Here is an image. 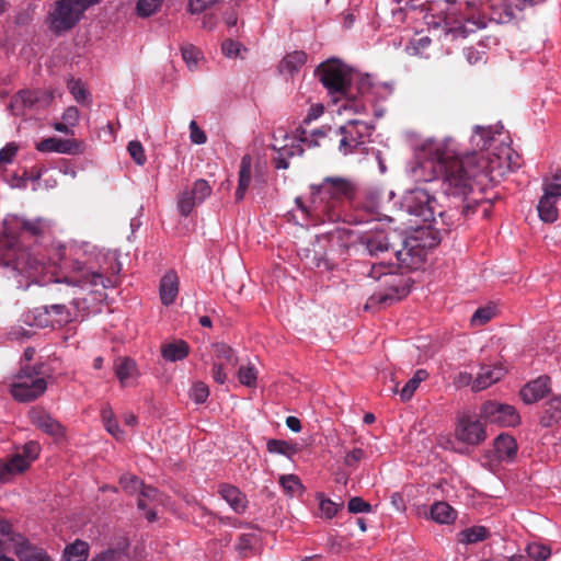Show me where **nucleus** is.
I'll use <instances>...</instances> for the list:
<instances>
[{
  "label": "nucleus",
  "instance_id": "obj_1",
  "mask_svg": "<svg viewBox=\"0 0 561 561\" xmlns=\"http://www.w3.org/2000/svg\"><path fill=\"white\" fill-rule=\"evenodd\" d=\"M495 131L490 127L476 126L470 142L477 151L471 154L459 157L456 151L455 141L451 137L443 140L428 138L416 146V151L428 159L437 162L444 172L443 188L449 196L467 199L472 191L471 180L481 174L494 180L503 176L512 170L513 150L508 146H501L500 152L485 156L484 150L489 149L494 140Z\"/></svg>",
  "mask_w": 561,
  "mask_h": 561
},
{
  "label": "nucleus",
  "instance_id": "obj_2",
  "mask_svg": "<svg viewBox=\"0 0 561 561\" xmlns=\"http://www.w3.org/2000/svg\"><path fill=\"white\" fill-rule=\"evenodd\" d=\"M311 193L318 196L321 203L320 211L329 220L335 221L339 215L334 213L337 204L343 199H351L354 196L355 187L351 181L344 178H325L320 185H311Z\"/></svg>",
  "mask_w": 561,
  "mask_h": 561
},
{
  "label": "nucleus",
  "instance_id": "obj_3",
  "mask_svg": "<svg viewBox=\"0 0 561 561\" xmlns=\"http://www.w3.org/2000/svg\"><path fill=\"white\" fill-rule=\"evenodd\" d=\"M46 389L47 381L41 367L30 364L23 365L10 383V393L19 402L36 400L45 393Z\"/></svg>",
  "mask_w": 561,
  "mask_h": 561
},
{
  "label": "nucleus",
  "instance_id": "obj_4",
  "mask_svg": "<svg viewBox=\"0 0 561 561\" xmlns=\"http://www.w3.org/2000/svg\"><path fill=\"white\" fill-rule=\"evenodd\" d=\"M85 10L72 0H56L48 11L46 23L55 35L71 31L83 18Z\"/></svg>",
  "mask_w": 561,
  "mask_h": 561
},
{
  "label": "nucleus",
  "instance_id": "obj_5",
  "mask_svg": "<svg viewBox=\"0 0 561 561\" xmlns=\"http://www.w3.org/2000/svg\"><path fill=\"white\" fill-rule=\"evenodd\" d=\"M368 276L376 279L382 280L386 293L380 294L377 298L379 302H386L388 300H399L408 295L410 287L408 279L400 274L396 273V267L390 264L378 263L373 264Z\"/></svg>",
  "mask_w": 561,
  "mask_h": 561
},
{
  "label": "nucleus",
  "instance_id": "obj_6",
  "mask_svg": "<svg viewBox=\"0 0 561 561\" xmlns=\"http://www.w3.org/2000/svg\"><path fill=\"white\" fill-rule=\"evenodd\" d=\"M402 207L411 215L421 219L422 222H431L435 214L442 215L436 198L431 195L427 187L417 186L405 192L402 199Z\"/></svg>",
  "mask_w": 561,
  "mask_h": 561
},
{
  "label": "nucleus",
  "instance_id": "obj_7",
  "mask_svg": "<svg viewBox=\"0 0 561 561\" xmlns=\"http://www.w3.org/2000/svg\"><path fill=\"white\" fill-rule=\"evenodd\" d=\"M317 76L332 95L345 94L352 80L348 68L336 59L321 64L317 70Z\"/></svg>",
  "mask_w": 561,
  "mask_h": 561
},
{
  "label": "nucleus",
  "instance_id": "obj_8",
  "mask_svg": "<svg viewBox=\"0 0 561 561\" xmlns=\"http://www.w3.org/2000/svg\"><path fill=\"white\" fill-rule=\"evenodd\" d=\"M39 453L41 446L36 442L26 443L0 467V480L8 482L14 476L26 471L31 463L38 458Z\"/></svg>",
  "mask_w": 561,
  "mask_h": 561
},
{
  "label": "nucleus",
  "instance_id": "obj_9",
  "mask_svg": "<svg viewBox=\"0 0 561 561\" xmlns=\"http://www.w3.org/2000/svg\"><path fill=\"white\" fill-rule=\"evenodd\" d=\"M424 232H417L415 236L408 237L400 240L401 249H396L393 256L398 260L402 267L408 270H417L422 266L425 260V244H423L422 237Z\"/></svg>",
  "mask_w": 561,
  "mask_h": 561
},
{
  "label": "nucleus",
  "instance_id": "obj_10",
  "mask_svg": "<svg viewBox=\"0 0 561 561\" xmlns=\"http://www.w3.org/2000/svg\"><path fill=\"white\" fill-rule=\"evenodd\" d=\"M238 362V355L231 346L225 343L211 345L210 375L217 383L224 385L228 380L229 369L237 366Z\"/></svg>",
  "mask_w": 561,
  "mask_h": 561
},
{
  "label": "nucleus",
  "instance_id": "obj_11",
  "mask_svg": "<svg viewBox=\"0 0 561 561\" xmlns=\"http://www.w3.org/2000/svg\"><path fill=\"white\" fill-rule=\"evenodd\" d=\"M400 236L396 232L380 230L378 228L365 232L360 237V243L371 256L385 253H394Z\"/></svg>",
  "mask_w": 561,
  "mask_h": 561
},
{
  "label": "nucleus",
  "instance_id": "obj_12",
  "mask_svg": "<svg viewBox=\"0 0 561 561\" xmlns=\"http://www.w3.org/2000/svg\"><path fill=\"white\" fill-rule=\"evenodd\" d=\"M455 437L463 444L476 446L485 439L486 433L480 420L463 412L457 417Z\"/></svg>",
  "mask_w": 561,
  "mask_h": 561
},
{
  "label": "nucleus",
  "instance_id": "obj_13",
  "mask_svg": "<svg viewBox=\"0 0 561 561\" xmlns=\"http://www.w3.org/2000/svg\"><path fill=\"white\" fill-rule=\"evenodd\" d=\"M480 419L502 426H516L520 422L514 407L494 401L485 402L481 407Z\"/></svg>",
  "mask_w": 561,
  "mask_h": 561
},
{
  "label": "nucleus",
  "instance_id": "obj_14",
  "mask_svg": "<svg viewBox=\"0 0 561 561\" xmlns=\"http://www.w3.org/2000/svg\"><path fill=\"white\" fill-rule=\"evenodd\" d=\"M339 130L341 134L339 150L344 156L363 145L364 139L369 135L368 125L360 121H350Z\"/></svg>",
  "mask_w": 561,
  "mask_h": 561
},
{
  "label": "nucleus",
  "instance_id": "obj_15",
  "mask_svg": "<svg viewBox=\"0 0 561 561\" xmlns=\"http://www.w3.org/2000/svg\"><path fill=\"white\" fill-rule=\"evenodd\" d=\"M71 276L65 278V283L77 287H95L102 286L107 288L111 286L110 278L104 277L98 271H93L80 261H75L71 266Z\"/></svg>",
  "mask_w": 561,
  "mask_h": 561
},
{
  "label": "nucleus",
  "instance_id": "obj_16",
  "mask_svg": "<svg viewBox=\"0 0 561 561\" xmlns=\"http://www.w3.org/2000/svg\"><path fill=\"white\" fill-rule=\"evenodd\" d=\"M211 194V187L204 179L194 182L191 190H184L178 199V207L183 216H188L196 205L202 204Z\"/></svg>",
  "mask_w": 561,
  "mask_h": 561
},
{
  "label": "nucleus",
  "instance_id": "obj_17",
  "mask_svg": "<svg viewBox=\"0 0 561 561\" xmlns=\"http://www.w3.org/2000/svg\"><path fill=\"white\" fill-rule=\"evenodd\" d=\"M36 149L41 152H57L62 154H80L83 152L84 145L75 138L62 139L50 137L36 144Z\"/></svg>",
  "mask_w": 561,
  "mask_h": 561
},
{
  "label": "nucleus",
  "instance_id": "obj_18",
  "mask_svg": "<svg viewBox=\"0 0 561 561\" xmlns=\"http://www.w3.org/2000/svg\"><path fill=\"white\" fill-rule=\"evenodd\" d=\"M28 417L34 426L48 435L58 438L65 434L62 425L41 408H32L28 411Z\"/></svg>",
  "mask_w": 561,
  "mask_h": 561
},
{
  "label": "nucleus",
  "instance_id": "obj_19",
  "mask_svg": "<svg viewBox=\"0 0 561 561\" xmlns=\"http://www.w3.org/2000/svg\"><path fill=\"white\" fill-rule=\"evenodd\" d=\"M505 373L506 370L502 365H482L480 367V371L474 378V381L472 382V390L478 392L491 387L501 380Z\"/></svg>",
  "mask_w": 561,
  "mask_h": 561
},
{
  "label": "nucleus",
  "instance_id": "obj_20",
  "mask_svg": "<svg viewBox=\"0 0 561 561\" xmlns=\"http://www.w3.org/2000/svg\"><path fill=\"white\" fill-rule=\"evenodd\" d=\"M16 548L14 554L20 561H54L50 556L41 547L31 543L24 537H15Z\"/></svg>",
  "mask_w": 561,
  "mask_h": 561
},
{
  "label": "nucleus",
  "instance_id": "obj_21",
  "mask_svg": "<svg viewBox=\"0 0 561 561\" xmlns=\"http://www.w3.org/2000/svg\"><path fill=\"white\" fill-rule=\"evenodd\" d=\"M138 508L145 511V517L148 522H153L157 518L156 507L161 504L159 492L151 486H141L139 489Z\"/></svg>",
  "mask_w": 561,
  "mask_h": 561
},
{
  "label": "nucleus",
  "instance_id": "obj_22",
  "mask_svg": "<svg viewBox=\"0 0 561 561\" xmlns=\"http://www.w3.org/2000/svg\"><path fill=\"white\" fill-rule=\"evenodd\" d=\"M550 391V379L548 377H539L523 387L520 397L527 404L541 400Z\"/></svg>",
  "mask_w": 561,
  "mask_h": 561
},
{
  "label": "nucleus",
  "instance_id": "obj_23",
  "mask_svg": "<svg viewBox=\"0 0 561 561\" xmlns=\"http://www.w3.org/2000/svg\"><path fill=\"white\" fill-rule=\"evenodd\" d=\"M218 493L220 494L221 499L227 502L232 511L238 514L245 512L248 501L245 495L238 488L230 484H220Z\"/></svg>",
  "mask_w": 561,
  "mask_h": 561
},
{
  "label": "nucleus",
  "instance_id": "obj_24",
  "mask_svg": "<svg viewBox=\"0 0 561 561\" xmlns=\"http://www.w3.org/2000/svg\"><path fill=\"white\" fill-rule=\"evenodd\" d=\"M51 227V221L43 217L20 219L21 231L34 238H44L50 232Z\"/></svg>",
  "mask_w": 561,
  "mask_h": 561
},
{
  "label": "nucleus",
  "instance_id": "obj_25",
  "mask_svg": "<svg viewBox=\"0 0 561 561\" xmlns=\"http://www.w3.org/2000/svg\"><path fill=\"white\" fill-rule=\"evenodd\" d=\"M179 294V277L175 272H168L160 282V299L162 305L170 306Z\"/></svg>",
  "mask_w": 561,
  "mask_h": 561
},
{
  "label": "nucleus",
  "instance_id": "obj_26",
  "mask_svg": "<svg viewBox=\"0 0 561 561\" xmlns=\"http://www.w3.org/2000/svg\"><path fill=\"white\" fill-rule=\"evenodd\" d=\"M252 158L250 154H244L241 159L238 187L236 191V201H243L245 193L250 186L252 179Z\"/></svg>",
  "mask_w": 561,
  "mask_h": 561
},
{
  "label": "nucleus",
  "instance_id": "obj_27",
  "mask_svg": "<svg viewBox=\"0 0 561 561\" xmlns=\"http://www.w3.org/2000/svg\"><path fill=\"white\" fill-rule=\"evenodd\" d=\"M115 374L122 386L134 385L138 376L136 363L130 358L118 359L115 364Z\"/></svg>",
  "mask_w": 561,
  "mask_h": 561
},
{
  "label": "nucleus",
  "instance_id": "obj_28",
  "mask_svg": "<svg viewBox=\"0 0 561 561\" xmlns=\"http://www.w3.org/2000/svg\"><path fill=\"white\" fill-rule=\"evenodd\" d=\"M90 553V546L87 541L76 539L67 545L62 552V561H87Z\"/></svg>",
  "mask_w": 561,
  "mask_h": 561
},
{
  "label": "nucleus",
  "instance_id": "obj_29",
  "mask_svg": "<svg viewBox=\"0 0 561 561\" xmlns=\"http://www.w3.org/2000/svg\"><path fill=\"white\" fill-rule=\"evenodd\" d=\"M494 450L500 460H511L517 451V445L513 436L501 434L494 442Z\"/></svg>",
  "mask_w": 561,
  "mask_h": 561
},
{
  "label": "nucleus",
  "instance_id": "obj_30",
  "mask_svg": "<svg viewBox=\"0 0 561 561\" xmlns=\"http://www.w3.org/2000/svg\"><path fill=\"white\" fill-rule=\"evenodd\" d=\"M557 203L558 199L550 198L542 194L537 205L538 216L541 221L552 224L558 219L559 210Z\"/></svg>",
  "mask_w": 561,
  "mask_h": 561
},
{
  "label": "nucleus",
  "instance_id": "obj_31",
  "mask_svg": "<svg viewBox=\"0 0 561 561\" xmlns=\"http://www.w3.org/2000/svg\"><path fill=\"white\" fill-rule=\"evenodd\" d=\"M561 421V394L549 400L540 417V424L550 427Z\"/></svg>",
  "mask_w": 561,
  "mask_h": 561
},
{
  "label": "nucleus",
  "instance_id": "obj_32",
  "mask_svg": "<svg viewBox=\"0 0 561 561\" xmlns=\"http://www.w3.org/2000/svg\"><path fill=\"white\" fill-rule=\"evenodd\" d=\"M307 61V55L304 51H293L287 54L279 64V71L282 73L294 75Z\"/></svg>",
  "mask_w": 561,
  "mask_h": 561
},
{
  "label": "nucleus",
  "instance_id": "obj_33",
  "mask_svg": "<svg viewBox=\"0 0 561 561\" xmlns=\"http://www.w3.org/2000/svg\"><path fill=\"white\" fill-rule=\"evenodd\" d=\"M10 108L15 115L23 114L26 108H36L33 91L24 90L14 95Z\"/></svg>",
  "mask_w": 561,
  "mask_h": 561
},
{
  "label": "nucleus",
  "instance_id": "obj_34",
  "mask_svg": "<svg viewBox=\"0 0 561 561\" xmlns=\"http://www.w3.org/2000/svg\"><path fill=\"white\" fill-rule=\"evenodd\" d=\"M456 516L455 510L446 502H437L432 505L431 517L438 524H451Z\"/></svg>",
  "mask_w": 561,
  "mask_h": 561
},
{
  "label": "nucleus",
  "instance_id": "obj_35",
  "mask_svg": "<svg viewBox=\"0 0 561 561\" xmlns=\"http://www.w3.org/2000/svg\"><path fill=\"white\" fill-rule=\"evenodd\" d=\"M188 345L186 342L180 340L174 343L167 344L162 347L161 353L164 359L169 362H176L185 358L188 354Z\"/></svg>",
  "mask_w": 561,
  "mask_h": 561
},
{
  "label": "nucleus",
  "instance_id": "obj_36",
  "mask_svg": "<svg viewBox=\"0 0 561 561\" xmlns=\"http://www.w3.org/2000/svg\"><path fill=\"white\" fill-rule=\"evenodd\" d=\"M542 194L558 201L561 198V170L543 179Z\"/></svg>",
  "mask_w": 561,
  "mask_h": 561
},
{
  "label": "nucleus",
  "instance_id": "obj_37",
  "mask_svg": "<svg viewBox=\"0 0 561 561\" xmlns=\"http://www.w3.org/2000/svg\"><path fill=\"white\" fill-rule=\"evenodd\" d=\"M490 531L484 526H473L459 533V541L466 545L477 543L489 538Z\"/></svg>",
  "mask_w": 561,
  "mask_h": 561
},
{
  "label": "nucleus",
  "instance_id": "obj_38",
  "mask_svg": "<svg viewBox=\"0 0 561 561\" xmlns=\"http://www.w3.org/2000/svg\"><path fill=\"white\" fill-rule=\"evenodd\" d=\"M257 375H259L257 369L251 363L240 366L237 371V377H238L239 382L249 388L256 387Z\"/></svg>",
  "mask_w": 561,
  "mask_h": 561
},
{
  "label": "nucleus",
  "instance_id": "obj_39",
  "mask_svg": "<svg viewBox=\"0 0 561 561\" xmlns=\"http://www.w3.org/2000/svg\"><path fill=\"white\" fill-rule=\"evenodd\" d=\"M279 484L284 491L290 495H300L304 492V485L296 474H284L279 477Z\"/></svg>",
  "mask_w": 561,
  "mask_h": 561
},
{
  "label": "nucleus",
  "instance_id": "obj_40",
  "mask_svg": "<svg viewBox=\"0 0 561 561\" xmlns=\"http://www.w3.org/2000/svg\"><path fill=\"white\" fill-rule=\"evenodd\" d=\"M427 377L428 374L425 369L416 370L413 377L404 385V387L401 390L400 394L402 400L407 401L411 399L420 383L424 381Z\"/></svg>",
  "mask_w": 561,
  "mask_h": 561
},
{
  "label": "nucleus",
  "instance_id": "obj_41",
  "mask_svg": "<svg viewBox=\"0 0 561 561\" xmlns=\"http://www.w3.org/2000/svg\"><path fill=\"white\" fill-rule=\"evenodd\" d=\"M266 448L272 454H280L287 457H291L297 453L295 445L280 439H270L266 444Z\"/></svg>",
  "mask_w": 561,
  "mask_h": 561
},
{
  "label": "nucleus",
  "instance_id": "obj_42",
  "mask_svg": "<svg viewBox=\"0 0 561 561\" xmlns=\"http://www.w3.org/2000/svg\"><path fill=\"white\" fill-rule=\"evenodd\" d=\"M302 148L300 147V145H293L290 147H284L283 149H280L277 153V157H275L274 161H275V167L277 169H287L288 168V158L289 157H293L294 154H301L302 153Z\"/></svg>",
  "mask_w": 561,
  "mask_h": 561
},
{
  "label": "nucleus",
  "instance_id": "obj_43",
  "mask_svg": "<svg viewBox=\"0 0 561 561\" xmlns=\"http://www.w3.org/2000/svg\"><path fill=\"white\" fill-rule=\"evenodd\" d=\"M496 314V308L494 306H485L478 308L472 314L470 323L472 327H479L488 323Z\"/></svg>",
  "mask_w": 561,
  "mask_h": 561
},
{
  "label": "nucleus",
  "instance_id": "obj_44",
  "mask_svg": "<svg viewBox=\"0 0 561 561\" xmlns=\"http://www.w3.org/2000/svg\"><path fill=\"white\" fill-rule=\"evenodd\" d=\"M526 552L535 561H546L551 556V549L548 546L537 542L529 543L526 547Z\"/></svg>",
  "mask_w": 561,
  "mask_h": 561
},
{
  "label": "nucleus",
  "instance_id": "obj_45",
  "mask_svg": "<svg viewBox=\"0 0 561 561\" xmlns=\"http://www.w3.org/2000/svg\"><path fill=\"white\" fill-rule=\"evenodd\" d=\"M68 89L77 102L89 103V93L81 81L70 80Z\"/></svg>",
  "mask_w": 561,
  "mask_h": 561
},
{
  "label": "nucleus",
  "instance_id": "obj_46",
  "mask_svg": "<svg viewBox=\"0 0 561 561\" xmlns=\"http://www.w3.org/2000/svg\"><path fill=\"white\" fill-rule=\"evenodd\" d=\"M162 4V0H138L137 13L142 18H147L156 13Z\"/></svg>",
  "mask_w": 561,
  "mask_h": 561
},
{
  "label": "nucleus",
  "instance_id": "obj_47",
  "mask_svg": "<svg viewBox=\"0 0 561 561\" xmlns=\"http://www.w3.org/2000/svg\"><path fill=\"white\" fill-rule=\"evenodd\" d=\"M0 535L5 538V541H8L12 545L13 552L18 546L15 537H23L21 534L15 533L13 530L12 524L4 518H0Z\"/></svg>",
  "mask_w": 561,
  "mask_h": 561
},
{
  "label": "nucleus",
  "instance_id": "obj_48",
  "mask_svg": "<svg viewBox=\"0 0 561 561\" xmlns=\"http://www.w3.org/2000/svg\"><path fill=\"white\" fill-rule=\"evenodd\" d=\"M119 484L129 494L137 493L142 486V482L134 474H123L119 479Z\"/></svg>",
  "mask_w": 561,
  "mask_h": 561
},
{
  "label": "nucleus",
  "instance_id": "obj_49",
  "mask_svg": "<svg viewBox=\"0 0 561 561\" xmlns=\"http://www.w3.org/2000/svg\"><path fill=\"white\" fill-rule=\"evenodd\" d=\"M201 56V51L192 45L184 46L182 48V57L191 70H194L197 67Z\"/></svg>",
  "mask_w": 561,
  "mask_h": 561
},
{
  "label": "nucleus",
  "instance_id": "obj_50",
  "mask_svg": "<svg viewBox=\"0 0 561 561\" xmlns=\"http://www.w3.org/2000/svg\"><path fill=\"white\" fill-rule=\"evenodd\" d=\"M380 194L377 192H371L367 196V201L364 204V207L367 211L371 214H376L378 216L382 215V210L385 209L383 205L381 204Z\"/></svg>",
  "mask_w": 561,
  "mask_h": 561
},
{
  "label": "nucleus",
  "instance_id": "obj_51",
  "mask_svg": "<svg viewBox=\"0 0 561 561\" xmlns=\"http://www.w3.org/2000/svg\"><path fill=\"white\" fill-rule=\"evenodd\" d=\"M318 499H319V507H320L321 514L325 518H332L333 516H335L339 508L342 506V505H339V504L332 502L329 499H325L323 495H319Z\"/></svg>",
  "mask_w": 561,
  "mask_h": 561
},
{
  "label": "nucleus",
  "instance_id": "obj_52",
  "mask_svg": "<svg viewBox=\"0 0 561 561\" xmlns=\"http://www.w3.org/2000/svg\"><path fill=\"white\" fill-rule=\"evenodd\" d=\"M127 150H128L130 157L134 159V161L138 165H142L146 162L145 149L139 141H137V140L130 141L127 146Z\"/></svg>",
  "mask_w": 561,
  "mask_h": 561
},
{
  "label": "nucleus",
  "instance_id": "obj_53",
  "mask_svg": "<svg viewBox=\"0 0 561 561\" xmlns=\"http://www.w3.org/2000/svg\"><path fill=\"white\" fill-rule=\"evenodd\" d=\"M209 396V389L208 386L202 381L194 383L192 391H191V398L196 403H204Z\"/></svg>",
  "mask_w": 561,
  "mask_h": 561
},
{
  "label": "nucleus",
  "instance_id": "obj_54",
  "mask_svg": "<svg viewBox=\"0 0 561 561\" xmlns=\"http://www.w3.org/2000/svg\"><path fill=\"white\" fill-rule=\"evenodd\" d=\"M33 93L36 108L47 107L54 100V93L49 90H35Z\"/></svg>",
  "mask_w": 561,
  "mask_h": 561
},
{
  "label": "nucleus",
  "instance_id": "obj_55",
  "mask_svg": "<svg viewBox=\"0 0 561 561\" xmlns=\"http://www.w3.org/2000/svg\"><path fill=\"white\" fill-rule=\"evenodd\" d=\"M366 454L362 448H354L345 455L344 463L350 468H356L365 459Z\"/></svg>",
  "mask_w": 561,
  "mask_h": 561
},
{
  "label": "nucleus",
  "instance_id": "obj_56",
  "mask_svg": "<svg viewBox=\"0 0 561 561\" xmlns=\"http://www.w3.org/2000/svg\"><path fill=\"white\" fill-rule=\"evenodd\" d=\"M348 511L351 513H369L371 511V506L369 503L364 501L359 496L352 497L347 504Z\"/></svg>",
  "mask_w": 561,
  "mask_h": 561
},
{
  "label": "nucleus",
  "instance_id": "obj_57",
  "mask_svg": "<svg viewBox=\"0 0 561 561\" xmlns=\"http://www.w3.org/2000/svg\"><path fill=\"white\" fill-rule=\"evenodd\" d=\"M190 139L195 145H203L207 141V136L202 130L195 121L190 123Z\"/></svg>",
  "mask_w": 561,
  "mask_h": 561
},
{
  "label": "nucleus",
  "instance_id": "obj_58",
  "mask_svg": "<svg viewBox=\"0 0 561 561\" xmlns=\"http://www.w3.org/2000/svg\"><path fill=\"white\" fill-rule=\"evenodd\" d=\"M242 48L243 47L240 43L232 39H226L221 45L224 55L229 58L238 57Z\"/></svg>",
  "mask_w": 561,
  "mask_h": 561
},
{
  "label": "nucleus",
  "instance_id": "obj_59",
  "mask_svg": "<svg viewBox=\"0 0 561 561\" xmlns=\"http://www.w3.org/2000/svg\"><path fill=\"white\" fill-rule=\"evenodd\" d=\"M80 113L76 106H69L62 114V121L66 122L71 128L78 125Z\"/></svg>",
  "mask_w": 561,
  "mask_h": 561
},
{
  "label": "nucleus",
  "instance_id": "obj_60",
  "mask_svg": "<svg viewBox=\"0 0 561 561\" xmlns=\"http://www.w3.org/2000/svg\"><path fill=\"white\" fill-rule=\"evenodd\" d=\"M18 152V146L14 144H8L0 150V164L10 163Z\"/></svg>",
  "mask_w": 561,
  "mask_h": 561
},
{
  "label": "nucleus",
  "instance_id": "obj_61",
  "mask_svg": "<svg viewBox=\"0 0 561 561\" xmlns=\"http://www.w3.org/2000/svg\"><path fill=\"white\" fill-rule=\"evenodd\" d=\"M217 1L218 0H190L188 7L192 13H201Z\"/></svg>",
  "mask_w": 561,
  "mask_h": 561
},
{
  "label": "nucleus",
  "instance_id": "obj_62",
  "mask_svg": "<svg viewBox=\"0 0 561 561\" xmlns=\"http://www.w3.org/2000/svg\"><path fill=\"white\" fill-rule=\"evenodd\" d=\"M473 381H474V379H473L472 375L469 373H466V371L458 373L454 378V385L457 388H463V387H469V386L472 388Z\"/></svg>",
  "mask_w": 561,
  "mask_h": 561
},
{
  "label": "nucleus",
  "instance_id": "obj_63",
  "mask_svg": "<svg viewBox=\"0 0 561 561\" xmlns=\"http://www.w3.org/2000/svg\"><path fill=\"white\" fill-rule=\"evenodd\" d=\"M424 169H425V164H423V163L415 164L410 170L411 178L414 179L415 181H424V182L431 181V179H432L431 175L425 174Z\"/></svg>",
  "mask_w": 561,
  "mask_h": 561
},
{
  "label": "nucleus",
  "instance_id": "obj_64",
  "mask_svg": "<svg viewBox=\"0 0 561 561\" xmlns=\"http://www.w3.org/2000/svg\"><path fill=\"white\" fill-rule=\"evenodd\" d=\"M324 113V106L320 103L310 106L304 123L309 124L310 122L319 118Z\"/></svg>",
  "mask_w": 561,
  "mask_h": 561
}]
</instances>
